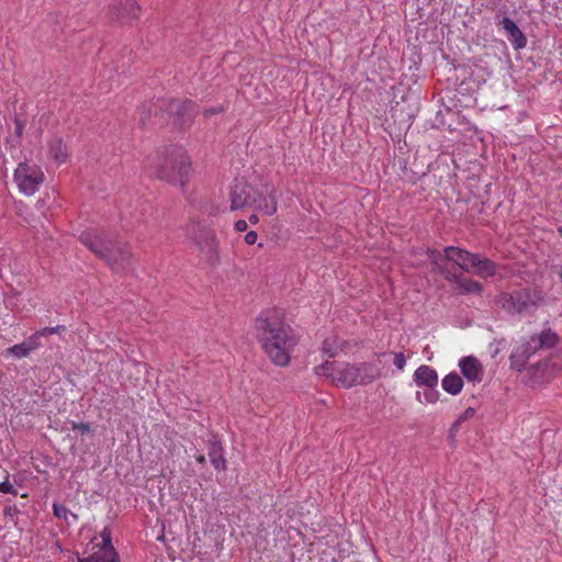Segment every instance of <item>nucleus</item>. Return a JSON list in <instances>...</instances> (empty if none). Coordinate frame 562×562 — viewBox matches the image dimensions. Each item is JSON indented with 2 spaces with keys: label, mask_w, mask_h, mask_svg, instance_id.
<instances>
[{
  "label": "nucleus",
  "mask_w": 562,
  "mask_h": 562,
  "mask_svg": "<svg viewBox=\"0 0 562 562\" xmlns=\"http://www.w3.org/2000/svg\"><path fill=\"white\" fill-rule=\"evenodd\" d=\"M472 268H475V274L481 278L493 277L496 273V265L492 260L476 254L472 262Z\"/></svg>",
  "instance_id": "412c9836"
},
{
  "label": "nucleus",
  "mask_w": 562,
  "mask_h": 562,
  "mask_svg": "<svg viewBox=\"0 0 562 562\" xmlns=\"http://www.w3.org/2000/svg\"><path fill=\"white\" fill-rule=\"evenodd\" d=\"M459 367L461 369L463 376L469 382H481L482 381L483 374H484V369L476 358H474L472 356L464 357V358L460 359Z\"/></svg>",
  "instance_id": "9d476101"
},
{
  "label": "nucleus",
  "mask_w": 562,
  "mask_h": 562,
  "mask_svg": "<svg viewBox=\"0 0 562 562\" xmlns=\"http://www.w3.org/2000/svg\"><path fill=\"white\" fill-rule=\"evenodd\" d=\"M440 274H442L447 281L456 284L457 292L459 294H480L483 290V286L480 282L463 278L462 276L453 273L446 268H440Z\"/></svg>",
  "instance_id": "6e6552de"
},
{
  "label": "nucleus",
  "mask_w": 562,
  "mask_h": 562,
  "mask_svg": "<svg viewBox=\"0 0 562 562\" xmlns=\"http://www.w3.org/2000/svg\"><path fill=\"white\" fill-rule=\"evenodd\" d=\"M80 241L112 270L120 271L131 265L132 252L127 244L100 236L94 232H83Z\"/></svg>",
  "instance_id": "f03ea898"
},
{
  "label": "nucleus",
  "mask_w": 562,
  "mask_h": 562,
  "mask_svg": "<svg viewBox=\"0 0 562 562\" xmlns=\"http://www.w3.org/2000/svg\"><path fill=\"white\" fill-rule=\"evenodd\" d=\"M380 368L373 363H361L358 366L359 379H363L359 384H368L380 376Z\"/></svg>",
  "instance_id": "5701e85b"
},
{
  "label": "nucleus",
  "mask_w": 562,
  "mask_h": 562,
  "mask_svg": "<svg viewBox=\"0 0 562 562\" xmlns=\"http://www.w3.org/2000/svg\"><path fill=\"white\" fill-rule=\"evenodd\" d=\"M53 510H54V515L59 518V519H65L67 520L68 518V515H71L74 518H77L76 515L71 514L69 512V509L64 506V505H60V504H54L53 505Z\"/></svg>",
  "instance_id": "a878e982"
},
{
  "label": "nucleus",
  "mask_w": 562,
  "mask_h": 562,
  "mask_svg": "<svg viewBox=\"0 0 562 562\" xmlns=\"http://www.w3.org/2000/svg\"><path fill=\"white\" fill-rule=\"evenodd\" d=\"M541 300L540 291L525 288L501 293L496 304L509 314H526L535 311Z\"/></svg>",
  "instance_id": "20e7f679"
},
{
  "label": "nucleus",
  "mask_w": 562,
  "mask_h": 562,
  "mask_svg": "<svg viewBox=\"0 0 562 562\" xmlns=\"http://www.w3.org/2000/svg\"><path fill=\"white\" fill-rule=\"evenodd\" d=\"M255 190L245 181H236L231 190V211L250 206Z\"/></svg>",
  "instance_id": "0eeeda50"
},
{
  "label": "nucleus",
  "mask_w": 562,
  "mask_h": 562,
  "mask_svg": "<svg viewBox=\"0 0 562 562\" xmlns=\"http://www.w3.org/2000/svg\"><path fill=\"white\" fill-rule=\"evenodd\" d=\"M558 231H559L560 235L562 236V227H559Z\"/></svg>",
  "instance_id": "79ce46f5"
},
{
  "label": "nucleus",
  "mask_w": 562,
  "mask_h": 562,
  "mask_svg": "<svg viewBox=\"0 0 562 562\" xmlns=\"http://www.w3.org/2000/svg\"><path fill=\"white\" fill-rule=\"evenodd\" d=\"M221 111H222V108H212V109L205 110L204 114L205 115L215 114V113H218Z\"/></svg>",
  "instance_id": "4c0bfd02"
},
{
  "label": "nucleus",
  "mask_w": 562,
  "mask_h": 562,
  "mask_svg": "<svg viewBox=\"0 0 562 562\" xmlns=\"http://www.w3.org/2000/svg\"><path fill=\"white\" fill-rule=\"evenodd\" d=\"M258 221H259V218H258V216H257V215L252 214V215H250V216H249V222H250L251 224H254V225H255V224H257V223H258Z\"/></svg>",
  "instance_id": "58836bf2"
},
{
  "label": "nucleus",
  "mask_w": 562,
  "mask_h": 562,
  "mask_svg": "<svg viewBox=\"0 0 562 562\" xmlns=\"http://www.w3.org/2000/svg\"><path fill=\"white\" fill-rule=\"evenodd\" d=\"M446 259L456 262L462 270L470 271L472 262L475 259V254L459 247H446L445 248Z\"/></svg>",
  "instance_id": "f8f14e48"
},
{
  "label": "nucleus",
  "mask_w": 562,
  "mask_h": 562,
  "mask_svg": "<svg viewBox=\"0 0 562 562\" xmlns=\"http://www.w3.org/2000/svg\"><path fill=\"white\" fill-rule=\"evenodd\" d=\"M475 414V411L474 408L472 407H468L460 416L459 418L456 420L453 427H457L459 424H461L462 422L464 420H468L470 418H472Z\"/></svg>",
  "instance_id": "c85d7f7f"
},
{
  "label": "nucleus",
  "mask_w": 562,
  "mask_h": 562,
  "mask_svg": "<svg viewBox=\"0 0 562 562\" xmlns=\"http://www.w3.org/2000/svg\"><path fill=\"white\" fill-rule=\"evenodd\" d=\"M438 392L435 390H428L424 393V397L428 403H435L438 400Z\"/></svg>",
  "instance_id": "473e14b6"
},
{
  "label": "nucleus",
  "mask_w": 562,
  "mask_h": 562,
  "mask_svg": "<svg viewBox=\"0 0 562 562\" xmlns=\"http://www.w3.org/2000/svg\"><path fill=\"white\" fill-rule=\"evenodd\" d=\"M442 389L452 395H457L461 392L463 387V381L458 373H449L442 379Z\"/></svg>",
  "instance_id": "b1692460"
},
{
  "label": "nucleus",
  "mask_w": 562,
  "mask_h": 562,
  "mask_svg": "<svg viewBox=\"0 0 562 562\" xmlns=\"http://www.w3.org/2000/svg\"><path fill=\"white\" fill-rule=\"evenodd\" d=\"M101 538H102V542H103L102 546L111 544L110 530H108L106 528L102 530Z\"/></svg>",
  "instance_id": "f704fd0d"
},
{
  "label": "nucleus",
  "mask_w": 562,
  "mask_h": 562,
  "mask_svg": "<svg viewBox=\"0 0 562 562\" xmlns=\"http://www.w3.org/2000/svg\"><path fill=\"white\" fill-rule=\"evenodd\" d=\"M414 380L419 386L434 389L438 384V374L432 368L428 366H420L414 373Z\"/></svg>",
  "instance_id": "dca6fc26"
},
{
  "label": "nucleus",
  "mask_w": 562,
  "mask_h": 562,
  "mask_svg": "<svg viewBox=\"0 0 562 562\" xmlns=\"http://www.w3.org/2000/svg\"><path fill=\"white\" fill-rule=\"evenodd\" d=\"M277 200L271 192L261 194L255 191L250 207L262 212L267 215H272L277 212Z\"/></svg>",
  "instance_id": "4468645a"
},
{
  "label": "nucleus",
  "mask_w": 562,
  "mask_h": 562,
  "mask_svg": "<svg viewBox=\"0 0 562 562\" xmlns=\"http://www.w3.org/2000/svg\"><path fill=\"white\" fill-rule=\"evenodd\" d=\"M48 156L57 165H61L68 159V149L60 137H53L48 143Z\"/></svg>",
  "instance_id": "f3484780"
},
{
  "label": "nucleus",
  "mask_w": 562,
  "mask_h": 562,
  "mask_svg": "<svg viewBox=\"0 0 562 562\" xmlns=\"http://www.w3.org/2000/svg\"><path fill=\"white\" fill-rule=\"evenodd\" d=\"M554 271L555 273L560 277L561 281H562V265L561 266H557L554 268Z\"/></svg>",
  "instance_id": "ea45409f"
},
{
  "label": "nucleus",
  "mask_w": 562,
  "mask_h": 562,
  "mask_svg": "<svg viewBox=\"0 0 562 562\" xmlns=\"http://www.w3.org/2000/svg\"><path fill=\"white\" fill-rule=\"evenodd\" d=\"M156 173L160 180L183 190L191 175V162L187 153L181 147L170 148L165 156L158 157Z\"/></svg>",
  "instance_id": "7ed1b4c3"
},
{
  "label": "nucleus",
  "mask_w": 562,
  "mask_h": 562,
  "mask_svg": "<svg viewBox=\"0 0 562 562\" xmlns=\"http://www.w3.org/2000/svg\"><path fill=\"white\" fill-rule=\"evenodd\" d=\"M393 363L398 370H403L406 364V357L404 356V353H395Z\"/></svg>",
  "instance_id": "c756f323"
},
{
  "label": "nucleus",
  "mask_w": 562,
  "mask_h": 562,
  "mask_svg": "<svg viewBox=\"0 0 562 562\" xmlns=\"http://www.w3.org/2000/svg\"><path fill=\"white\" fill-rule=\"evenodd\" d=\"M248 225L247 222L244 220H239L235 223V228L238 232H245L247 229Z\"/></svg>",
  "instance_id": "e433bc0d"
},
{
  "label": "nucleus",
  "mask_w": 562,
  "mask_h": 562,
  "mask_svg": "<svg viewBox=\"0 0 562 562\" xmlns=\"http://www.w3.org/2000/svg\"><path fill=\"white\" fill-rule=\"evenodd\" d=\"M209 458L211 463L218 470H225L226 460L223 456V448L215 438L210 440L209 443Z\"/></svg>",
  "instance_id": "4be33fe9"
},
{
  "label": "nucleus",
  "mask_w": 562,
  "mask_h": 562,
  "mask_svg": "<svg viewBox=\"0 0 562 562\" xmlns=\"http://www.w3.org/2000/svg\"><path fill=\"white\" fill-rule=\"evenodd\" d=\"M14 123H15V134H16V136H21L23 133L24 123L21 120H19L18 117L14 120Z\"/></svg>",
  "instance_id": "c9c22d12"
},
{
  "label": "nucleus",
  "mask_w": 562,
  "mask_h": 562,
  "mask_svg": "<svg viewBox=\"0 0 562 562\" xmlns=\"http://www.w3.org/2000/svg\"><path fill=\"white\" fill-rule=\"evenodd\" d=\"M168 111L182 122V124H189L194 116L195 105L192 101H177L172 100L169 103Z\"/></svg>",
  "instance_id": "ddd939ff"
},
{
  "label": "nucleus",
  "mask_w": 562,
  "mask_h": 562,
  "mask_svg": "<svg viewBox=\"0 0 562 562\" xmlns=\"http://www.w3.org/2000/svg\"><path fill=\"white\" fill-rule=\"evenodd\" d=\"M533 342H536V338L531 337L528 341L514 349L510 355L512 368L517 371H521L526 367L530 356L537 352V347L533 346Z\"/></svg>",
  "instance_id": "1a4fd4ad"
},
{
  "label": "nucleus",
  "mask_w": 562,
  "mask_h": 562,
  "mask_svg": "<svg viewBox=\"0 0 562 562\" xmlns=\"http://www.w3.org/2000/svg\"><path fill=\"white\" fill-rule=\"evenodd\" d=\"M139 10L135 0H121L113 14L116 19L130 21L138 18Z\"/></svg>",
  "instance_id": "6ab92c4d"
},
{
  "label": "nucleus",
  "mask_w": 562,
  "mask_h": 562,
  "mask_svg": "<svg viewBox=\"0 0 562 562\" xmlns=\"http://www.w3.org/2000/svg\"><path fill=\"white\" fill-rule=\"evenodd\" d=\"M0 492L1 493L16 494V491H15L14 486L10 482H8V481H4V482L0 483Z\"/></svg>",
  "instance_id": "2f4dec72"
},
{
  "label": "nucleus",
  "mask_w": 562,
  "mask_h": 562,
  "mask_svg": "<svg viewBox=\"0 0 562 562\" xmlns=\"http://www.w3.org/2000/svg\"><path fill=\"white\" fill-rule=\"evenodd\" d=\"M333 379L338 384H340V385H342L345 387H351L353 385L359 384V382L363 381V379H359L358 366L348 364V363L344 364L340 368H338L334 372Z\"/></svg>",
  "instance_id": "9b49d317"
},
{
  "label": "nucleus",
  "mask_w": 562,
  "mask_h": 562,
  "mask_svg": "<svg viewBox=\"0 0 562 562\" xmlns=\"http://www.w3.org/2000/svg\"><path fill=\"white\" fill-rule=\"evenodd\" d=\"M117 553L112 544L101 546L98 551L90 554L81 562H116Z\"/></svg>",
  "instance_id": "aec40b11"
},
{
  "label": "nucleus",
  "mask_w": 562,
  "mask_h": 562,
  "mask_svg": "<svg viewBox=\"0 0 562 562\" xmlns=\"http://www.w3.org/2000/svg\"><path fill=\"white\" fill-rule=\"evenodd\" d=\"M257 240V233L255 231H250L245 235V243L248 245H254Z\"/></svg>",
  "instance_id": "72a5a7b5"
},
{
  "label": "nucleus",
  "mask_w": 562,
  "mask_h": 562,
  "mask_svg": "<svg viewBox=\"0 0 562 562\" xmlns=\"http://www.w3.org/2000/svg\"><path fill=\"white\" fill-rule=\"evenodd\" d=\"M189 236L209 261H218V240L210 226L200 222L192 223L189 227Z\"/></svg>",
  "instance_id": "39448f33"
},
{
  "label": "nucleus",
  "mask_w": 562,
  "mask_h": 562,
  "mask_svg": "<svg viewBox=\"0 0 562 562\" xmlns=\"http://www.w3.org/2000/svg\"><path fill=\"white\" fill-rule=\"evenodd\" d=\"M14 181L16 182L21 192L26 195H32L43 183L44 173L36 165L21 162L15 169Z\"/></svg>",
  "instance_id": "423d86ee"
},
{
  "label": "nucleus",
  "mask_w": 562,
  "mask_h": 562,
  "mask_svg": "<svg viewBox=\"0 0 562 562\" xmlns=\"http://www.w3.org/2000/svg\"><path fill=\"white\" fill-rule=\"evenodd\" d=\"M71 427L74 430H78L80 431L81 434H88L91 431V427L89 424H86V423H72L71 424Z\"/></svg>",
  "instance_id": "7c9ffc66"
},
{
  "label": "nucleus",
  "mask_w": 562,
  "mask_h": 562,
  "mask_svg": "<svg viewBox=\"0 0 562 562\" xmlns=\"http://www.w3.org/2000/svg\"><path fill=\"white\" fill-rule=\"evenodd\" d=\"M428 257L434 265V269L440 273V268H445L441 265V255L438 250L429 249L428 250Z\"/></svg>",
  "instance_id": "bb28decb"
},
{
  "label": "nucleus",
  "mask_w": 562,
  "mask_h": 562,
  "mask_svg": "<svg viewBox=\"0 0 562 562\" xmlns=\"http://www.w3.org/2000/svg\"><path fill=\"white\" fill-rule=\"evenodd\" d=\"M255 328L257 338L270 360L277 366H286L297 344V337L281 314L274 310L260 313L256 318Z\"/></svg>",
  "instance_id": "f257e3e1"
},
{
  "label": "nucleus",
  "mask_w": 562,
  "mask_h": 562,
  "mask_svg": "<svg viewBox=\"0 0 562 562\" xmlns=\"http://www.w3.org/2000/svg\"><path fill=\"white\" fill-rule=\"evenodd\" d=\"M536 338V342H533V346L537 347V350L541 348H551L557 344L558 336L555 333L549 330L542 331L538 337Z\"/></svg>",
  "instance_id": "393cba45"
},
{
  "label": "nucleus",
  "mask_w": 562,
  "mask_h": 562,
  "mask_svg": "<svg viewBox=\"0 0 562 562\" xmlns=\"http://www.w3.org/2000/svg\"><path fill=\"white\" fill-rule=\"evenodd\" d=\"M196 461L200 463V464H204L205 463V457L203 454H199L196 457Z\"/></svg>",
  "instance_id": "a19ab883"
},
{
  "label": "nucleus",
  "mask_w": 562,
  "mask_h": 562,
  "mask_svg": "<svg viewBox=\"0 0 562 562\" xmlns=\"http://www.w3.org/2000/svg\"><path fill=\"white\" fill-rule=\"evenodd\" d=\"M502 24L504 30L508 33L509 41L513 43L515 48H524L527 44V38L516 23L509 18H504Z\"/></svg>",
  "instance_id": "a211bd4d"
},
{
  "label": "nucleus",
  "mask_w": 562,
  "mask_h": 562,
  "mask_svg": "<svg viewBox=\"0 0 562 562\" xmlns=\"http://www.w3.org/2000/svg\"><path fill=\"white\" fill-rule=\"evenodd\" d=\"M41 346V342L37 341V336H30L21 344L14 345L8 348L4 351L5 356H11L14 358H25L30 355L31 351L37 349Z\"/></svg>",
  "instance_id": "2eb2a0df"
},
{
  "label": "nucleus",
  "mask_w": 562,
  "mask_h": 562,
  "mask_svg": "<svg viewBox=\"0 0 562 562\" xmlns=\"http://www.w3.org/2000/svg\"><path fill=\"white\" fill-rule=\"evenodd\" d=\"M63 329H64L63 326L45 327L41 330H37L33 336H37V341H40L41 337H46V336L59 333Z\"/></svg>",
  "instance_id": "cd10ccee"
}]
</instances>
